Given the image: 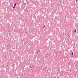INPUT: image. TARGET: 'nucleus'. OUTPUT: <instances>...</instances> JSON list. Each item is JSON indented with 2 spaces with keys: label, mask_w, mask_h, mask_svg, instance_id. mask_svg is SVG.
<instances>
[{
  "label": "nucleus",
  "mask_w": 78,
  "mask_h": 78,
  "mask_svg": "<svg viewBox=\"0 0 78 78\" xmlns=\"http://www.w3.org/2000/svg\"><path fill=\"white\" fill-rule=\"evenodd\" d=\"M16 5H17V3H15L14 4V6H16Z\"/></svg>",
  "instance_id": "1"
},
{
  "label": "nucleus",
  "mask_w": 78,
  "mask_h": 78,
  "mask_svg": "<svg viewBox=\"0 0 78 78\" xmlns=\"http://www.w3.org/2000/svg\"><path fill=\"white\" fill-rule=\"evenodd\" d=\"M76 30H74L75 33H76Z\"/></svg>",
  "instance_id": "2"
},
{
  "label": "nucleus",
  "mask_w": 78,
  "mask_h": 78,
  "mask_svg": "<svg viewBox=\"0 0 78 78\" xmlns=\"http://www.w3.org/2000/svg\"><path fill=\"white\" fill-rule=\"evenodd\" d=\"M15 6H15L14 5V6L13 7V9H14V8H15Z\"/></svg>",
  "instance_id": "3"
},
{
  "label": "nucleus",
  "mask_w": 78,
  "mask_h": 78,
  "mask_svg": "<svg viewBox=\"0 0 78 78\" xmlns=\"http://www.w3.org/2000/svg\"><path fill=\"white\" fill-rule=\"evenodd\" d=\"M73 52H72V56H73Z\"/></svg>",
  "instance_id": "4"
},
{
  "label": "nucleus",
  "mask_w": 78,
  "mask_h": 78,
  "mask_svg": "<svg viewBox=\"0 0 78 78\" xmlns=\"http://www.w3.org/2000/svg\"><path fill=\"white\" fill-rule=\"evenodd\" d=\"M45 27V25H44L43 27L44 28Z\"/></svg>",
  "instance_id": "5"
},
{
  "label": "nucleus",
  "mask_w": 78,
  "mask_h": 78,
  "mask_svg": "<svg viewBox=\"0 0 78 78\" xmlns=\"http://www.w3.org/2000/svg\"><path fill=\"white\" fill-rule=\"evenodd\" d=\"M38 51L39 52L40 51V50H38Z\"/></svg>",
  "instance_id": "6"
},
{
  "label": "nucleus",
  "mask_w": 78,
  "mask_h": 78,
  "mask_svg": "<svg viewBox=\"0 0 78 78\" xmlns=\"http://www.w3.org/2000/svg\"><path fill=\"white\" fill-rule=\"evenodd\" d=\"M37 53H38V52H37Z\"/></svg>",
  "instance_id": "7"
},
{
  "label": "nucleus",
  "mask_w": 78,
  "mask_h": 78,
  "mask_svg": "<svg viewBox=\"0 0 78 78\" xmlns=\"http://www.w3.org/2000/svg\"><path fill=\"white\" fill-rule=\"evenodd\" d=\"M76 2H77V1H78L77 0H76Z\"/></svg>",
  "instance_id": "8"
},
{
  "label": "nucleus",
  "mask_w": 78,
  "mask_h": 78,
  "mask_svg": "<svg viewBox=\"0 0 78 78\" xmlns=\"http://www.w3.org/2000/svg\"><path fill=\"white\" fill-rule=\"evenodd\" d=\"M2 67H4V66H2Z\"/></svg>",
  "instance_id": "9"
}]
</instances>
